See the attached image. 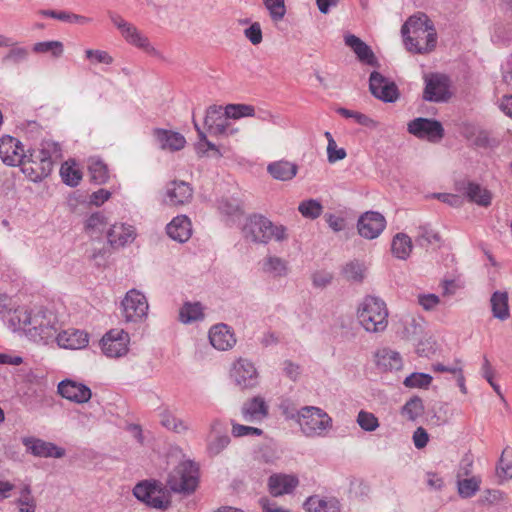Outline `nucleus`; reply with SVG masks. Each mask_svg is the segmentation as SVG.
Here are the masks:
<instances>
[{"instance_id":"obj_1","label":"nucleus","mask_w":512,"mask_h":512,"mask_svg":"<svg viewBox=\"0 0 512 512\" xmlns=\"http://www.w3.org/2000/svg\"><path fill=\"white\" fill-rule=\"evenodd\" d=\"M14 330H22L25 335L36 343H48L55 339L58 332L56 315L46 309L35 312L16 309L9 319Z\"/></svg>"},{"instance_id":"obj_2","label":"nucleus","mask_w":512,"mask_h":512,"mask_svg":"<svg viewBox=\"0 0 512 512\" xmlns=\"http://www.w3.org/2000/svg\"><path fill=\"white\" fill-rule=\"evenodd\" d=\"M406 48L415 53L432 51L437 43V35L426 15L410 17L401 28Z\"/></svg>"},{"instance_id":"obj_3","label":"nucleus","mask_w":512,"mask_h":512,"mask_svg":"<svg viewBox=\"0 0 512 512\" xmlns=\"http://www.w3.org/2000/svg\"><path fill=\"white\" fill-rule=\"evenodd\" d=\"M388 308L384 300L368 295L357 308V319L362 328L369 333H382L388 326Z\"/></svg>"},{"instance_id":"obj_4","label":"nucleus","mask_w":512,"mask_h":512,"mask_svg":"<svg viewBox=\"0 0 512 512\" xmlns=\"http://www.w3.org/2000/svg\"><path fill=\"white\" fill-rule=\"evenodd\" d=\"M254 115V107L248 104H228L224 113L221 112V107L213 105L207 109L204 124L210 134L227 133L230 125L229 119L253 117Z\"/></svg>"},{"instance_id":"obj_5","label":"nucleus","mask_w":512,"mask_h":512,"mask_svg":"<svg viewBox=\"0 0 512 512\" xmlns=\"http://www.w3.org/2000/svg\"><path fill=\"white\" fill-rule=\"evenodd\" d=\"M243 233L246 238L261 244H267L271 240L282 242L288 238L287 228L284 225L274 224L260 214H254L248 218Z\"/></svg>"},{"instance_id":"obj_6","label":"nucleus","mask_w":512,"mask_h":512,"mask_svg":"<svg viewBox=\"0 0 512 512\" xmlns=\"http://www.w3.org/2000/svg\"><path fill=\"white\" fill-rule=\"evenodd\" d=\"M133 495L150 508L167 510L171 506L170 491L163 482H137Z\"/></svg>"},{"instance_id":"obj_7","label":"nucleus","mask_w":512,"mask_h":512,"mask_svg":"<svg viewBox=\"0 0 512 512\" xmlns=\"http://www.w3.org/2000/svg\"><path fill=\"white\" fill-rule=\"evenodd\" d=\"M299 425L307 436H320L331 427L332 420L322 409L314 406H305L298 413Z\"/></svg>"},{"instance_id":"obj_8","label":"nucleus","mask_w":512,"mask_h":512,"mask_svg":"<svg viewBox=\"0 0 512 512\" xmlns=\"http://www.w3.org/2000/svg\"><path fill=\"white\" fill-rule=\"evenodd\" d=\"M19 166L25 176L33 182L42 181L53 169L51 161L43 158L41 153L34 149L25 152L24 159Z\"/></svg>"},{"instance_id":"obj_9","label":"nucleus","mask_w":512,"mask_h":512,"mask_svg":"<svg viewBox=\"0 0 512 512\" xmlns=\"http://www.w3.org/2000/svg\"><path fill=\"white\" fill-rule=\"evenodd\" d=\"M410 134L419 139L438 142L444 137V128L438 120L418 117L407 125Z\"/></svg>"},{"instance_id":"obj_10","label":"nucleus","mask_w":512,"mask_h":512,"mask_svg":"<svg viewBox=\"0 0 512 512\" xmlns=\"http://www.w3.org/2000/svg\"><path fill=\"white\" fill-rule=\"evenodd\" d=\"M122 308L127 322H137L147 316L149 305L144 294L131 289L122 300Z\"/></svg>"},{"instance_id":"obj_11","label":"nucleus","mask_w":512,"mask_h":512,"mask_svg":"<svg viewBox=\"0 0 512 512\" xmlns=\"http://www.w3.org/2000/svg\"><path fill=\"white\" fill-rule=\"evenodd\" d=\"M231 377L242 390L255 388L259 383V373L254 363L246 358H239L233 364Z\"/></svg>"},{"instance_id":"obj_12","label":"nucleus","mask_w":512,"mask_h":512,"mask_svg":"<svg viewBox=\"0 0 512 512\" xmlns=\"http://www.w3.org/2000/svg\"><path fill=\"white\" fill-rule=\"evenodd\" d=\"M129 334L123 329H111L101 339L102 352L110 358L124 356L128 352Z\"/></svg>"},{"instance_id":"obj_13","label":"nucleus","mask_w":512,"mask_h":512,"mask_svg":"<svg viewBox=\"0 0 512 512\" xmlns=\"http://www.w3.org/2000/svg\"><path fill=\"white\" fill-rule=\"evenodd\" d=\"M369 90L374 97L383 102L392 103L399 98V91L396 84L377 71H373L370 74Z\"/></svg>"},{"instance_id":"obj_14","label":"nucleus","mask_w":512,"mask_h":512,"mask_svg":"<svg viewBox=\"0 0 512 512\" xmlns=\"http://www.w3.org/2000/svg\"><path fill=\"white\" fill-rule=\"evenodd\" d=\"M423 98L430 102H446L451 97L449 79L442 74H432L425 79Z\"/></svg>"},{"instance_id":"obj_15","label":"nucleus","mask_w":512,"mask_h":512,"mask_svg":"<svg viewBox=\"0 0 512 512\" xmlns=\"http://www.w3.org/2000/svg\"><path fill=\"white\" fill-rule=\"evenodd\" d=\"M386 220L382 214L368 211L362 214L358 220L359 234L369 240L377 238L385 229Z\"/></svg>"},{"instance_id":"obj_16","label":"nucleus","mask_w":512,"mask_h":512,"mask_svg":"<svg viewBox=\"0 0 512 512\" xmlns=\"http://www.w3.org/2000/svg\"><path fill=\"white\" fill-rule=\"evenodd\" d=\"M25 150L22 143L10 136L0 138V158L8 166H19L23 161Z\"/></svg>"},{"instance_id":"obj_17","label":"nucleus","mask_w":512,"mask_h":512,"mask_svg":"<svg viewBox=\"0 0 512 512\" xmlns=\"http://www.w3.org/2000/svg\"><path fill=\"white\" fill-rule=\"evenodd\" d=\"M22 443L27 451L36 457L62 458L65 455L64 448L39 438L25 437L22 439Z\"/></svg>"},{"instance_id":"obj_18","label":"nucleus","mask_w":512,"mask_h":512,"mask_svg":"<svg viewBox=\"0 0 512 512\" xmlns=\"http://www.w3.org/2000/svg\"><path fill=\"white\" fill-rule=\"evenodd\" d=\"M193 189L185 181H172L166 186L164 201L170 206H182L191 201Z\"/></svg>"},{"instance_id":"obj_19","label":"nucleus","mask_w":512,"mask_h":512,"mask_svg":"<svg viewBox=\"0 0 512 512\" xmlns=\"http://www.w3.org/2000/svg\"><path fill=\"white\" fill-rule=\"evenodd\" d=\"M58 393L69 401L82 404L91 399L92 392L88 386L73 380H63L58 384Z\"/></svg>"},{"instance_id":"obj_20","label":"nucleus","mask_w":512,"mask_h":512,"mask_svg":"<svg viewBox=\"0 0 512 512\" xmlns=\"http://www.w3.org/2000/svg\"><path fill=\"white\" fill-rule=\"evenodd\" d=\"M457 192L465 195L470 202L487 207L491 204L492 195L490 191L481 185L471 181H459L455 185Z\"/></svg>"},{"instance_id":"obj_21","label":"nucleus","mask_w":512,"mask_h":512,"mask_svg":"<svg viewBox=\"0 0 512 512\" xmlns=\"http://www.w3.org/2000/svg\"><path fill=\"white\" fill-rule=\"evenodd\" d=\"M269 406L261 396H255L245 401L241 408V414L246 422H261L268 416Z\"/></svg>"},{"instance_id":"obj_22","label":"nucleus","mask_w":512,"mask_h":512,"mask_svg":"<svg viewBox=\"0 0 512 512\" xmlns=\"http://www.w3.org/2000/svg\"><path fill=\"white\" fill-rule=\"evenodd\" d=\"M211 345L220 351L231 349L236 344L233 331L226 324H217L209 331Z\"/></svg>"},{"instance_id":"obj_23","label":"nucleus","mask_w":512,"mask_h":512,"mask_svg":"<svg viewBox=\"0 0 512 512\" xmlns=\"http://www.w3.org/2000/svg\"><path fill=\"white\" fill-rule=\"evenodd\" d=\"M57 344L65 349H82L88 345V334L77 329H67L55 337Z\"/></svg>"},{"instance_id":"obj_24","label":"nucleus","mask_w":512,"mask_h":512,"mask_svg":"<svg viewBox=\"0 0 512 512\" xmlns=\"http://www.w3.org/2000/svg\"><path fill=\"white\" fill-rule=\"evenodd\" d=\"M153 135L163 150L178 151L184 148L186 144L185 137L171 130L157 128L154 129Z\"/></svg>"},{"instance_id":"obj_25","label":"nucleus","mask_w":512,"mask_h":512,"mask_svg":"<svg viewBox=\"0 0 512 512\" xmlns=\"http://www.w3.org/2000/svg\"><path fill=\"white\" fill-rule=\"evenodd\" d=\"M121 35L125 39V41L130 45H133L143 50L149 55H159V52L150 43L148 37L142 34L134 24L131 23L129 26H127V28L121 33Z\"/></svg>"},{"instance_id":"obj_26","label":"nucleus","mask_w":512,"mask_h":512,"mask_svg":"<svg viewBox=\"0 0 512 512\" xmlns=\"http://www.w3.org/2000/svg\"><path fill=\"white\" fill-rule=\"evenodd\" d=\"M168 236L180 243L186 242L192 233L191 222L185 215L175 217L166 227Z\"/></svg>"},{"instance_id":"obj_27","label":"nucleus","mask_w":512,"mask_h":512,"mask_svg":"<svg viewBox=\"0 0 512 512\" xmlns=\"http://www.w3.org/2000/svg\"><path fill=\"white\" fill-rule=\"evenodd\" d=\"M344 42L354 51L361 62L371 66H375L377 64V60L372 49L359 37L353 34H347L344 37Z\"/></svg>"},{"instance_id":"obj_28","label":"nucleus","mask_w":512,"mask_h":512,"mask_svg":"<svg viewBox=\"0 0 512 512\" xmlns=\"http://www.w3.org/2000/svg\"><path fill=\"white\" fill-rule=\"evenodd\" d=\"M306 512H340V502L334 497L313 495L303 503Z\"/></svg>"},{"instance_id":"obj_29","label":"nucleus","mask_w":512,"mask_h":512,"mask_svg":"<svg viewBox=\"0 0 512 512\" xmlns=\"http://www.w3.org/2000/svg\"><path fill=\"white\" fill-rule=\"evenodd\" d=\"M375 363L377 368L384 372L400 370L403 366L400 354L389 348H383L376 352Z\"/></svg>"},{"instance_id":"obj_30","label":"nucleus","mask_w":512,"mask_h":512,"mask_svg":"<svg viewBox=\"0 0 512 512\" xmlns=\"http://www.w3.org/2000/svg\"><path fill=\"white\" fill-rule=\"evenodd\" d=\"M134 228L130 225L114 224L107 231V239L112 247H122L134 240Z\"/></svg>"},{"instance_id":"obj_31","label":"nucleus","mask_w":512,"mask_h":512,"mask_svg":"<svg viewBox=\"0 0 512 512\" xmlns=\"http://www.w3.org/2000/svg\"><path fill=\"white\" fill-rule=\"evenodd\" d=\"M267 171L276 180L289 181L296 176L298 165L287 160H279L270 163Z\"/></svg>"},{"instance_id":"obj_32","label":"nucleus","mask_w":512,"mask_h":512,"mask_svg":"<svg viewBox=\"0 0 512 512\" xmlns=\"http://www.w3.org/2000/svg\"><path fill=\"white\" fill-rule=\"evenodd\" d=\"M222 429L221 421L214 420L212 422L211 433H215V437L207 445V451L210 456L219 455L230 443V437L227 434H221Z\"/></svg>"},{"instance_id":"obj_33","label":"nucleus","mask_w":512,"mask_h":512,"mask_svg":"<svg viewBox=\"0 0 512 512\" xmlns=\"http://www.w3.org/2000/svg\"><path fill=\"white\" fill-rule=\"evenodd\" d=\"M199 478V465L192 460L184 459L174 468L168 480H199Z\"/></svg>"},{"instance_id":"obj_34","label":"nucleus","mask_w":512,"mask_h":512,"mask_svg":"<svg viewBox=\"0 0 512 512\" xmlns=\"http://www.w3.org/2000/svg\"><path fill=\"white\" fill-rule=\"evenodd\" d=\"M391 251L395 257L407 259L412 251L411 238L405 233L396 234L392 240Z\"/></svg>"},{"instance_id":"obj_35","label":"nucleus","mask_w":512,"mask_h":512,"mask_svg":"<svg viewBox=\"0 0 512 512\" xmlns=\"http://www.w3.org/2000/svg\"><path fill=\"white\" fill-rule=\"evenodd\" d=\"M415 241L422 247L440 246L441 236L430 225H421L417 228Z\"/></svg>"},{"instance_id":"obj_36","label":"nucleus","mask_w":512,"mask_h":512,"mask_svg":"<svg viewBox=\"0 0 512 512\" xmlns=\"http://www.w3.org/2000/svg\"><path fill=\"white\" fill-rule=\"evenodd\" d=\"M88 171L91 181L95 184H104L109 179L108 167L101 159L90 158L88 161Z\"/></svg>"},{"instance_id":"obj_37","label":"nucleus","mask_w":512,"mask_h":512,"mask_svg":"<svg viewBox=\"0 0 512 512\" xmlns=\"http://www.w3.org/2000/svg\"><path fill=\"white\" fill-rule=\"evenodd\" d=\"M263 271L274 277H285L288 272V262L277 256H268L263 262Z\"/></svg>"},{"instance_id":"obj_38","label":"nucleus","mask_w":512,"mask_h":512,"mask_svg":"<svg viewBox=\"0 0 512 512\" xmlns=\"http://www.w3.org/2000/svg\"><path fill=\"white\" fill-rule=\"evenodd\" d=\"M490 302L495 318L505 320L509 317L508 295L506 292H494Z\"/></svg>"},{"instance_id":"obj_39","label":"nucleus","mask_w":512,"mask_h":512,"mask_svg":"<svg viewBox=\"0 0 512 512\" xmlns=\"http://www.w3.org/2000/svg\"><path fill=\"white\" fill-rule=\"evenodd\" d=\"M108 222L101 212L93 213L88 217L85 223V230L91 237H99L105 230Z\"/></svg>"},{"instance_id":"obj_40","label":"nucleus","mask_w":512,"mask_h":512,"mask_svg":"<svg viewBox=\"0 0 512 512\" xmlns=\"http://www.w3.org/2000/svg\"><path fill=\"white\" fill-rule=\"evenodd\" d=\"M41 153V156L49 161L53 165L55 161L62 159V147L58 142L53 140H43L41 142V148L36 150Z\"/></svg>"},{"instance_id":"obj_41","label":"nucleus","mask_w":512,"mask_h":512,"mask_svg":"<svg viewBox=\"0 0 512 512\" xmlns=\"http://www.w3.org/2000/svg\"><path fill=\"white\" fill-rule=\"evenodd\" d=\"M424 413V404L420 397L410 398L402 407L401 414L410 421H415Z\"/></svg>"},{"instance_id":"obj_42","label":"nucleus","mask_w":512,"mask_h":512,"mask_svg":"<svg viewBox=\"0 0 512 512\" xmlns=\"http://www.w3.org/2000/svg\"><path fill=\"white\" fill-rule=\"evenodd\" d=\"M32 50L40 54L50 53L54 58H59L64 52V46L63 43L58 40L43 41L35 43Z\"/></svg>"},{"instance_id":"obj_43","label":"nucleus","mask_w":512,"mask_h":512,"mask_svg":"<svg viewBox=\"0 0 512 512\" xmlns=\"http://www.w3.org/2000/svg\"><path fill=\"white\" fill-rule=\"evenodd\" d=\"M9 47V51L2 58V62L4 64L19 65L20 63L27 61L29 57L28 48L16 46L14 42L13 45Z\"/></svg>"},{"instance_id":"obj_44","label":"nucleus","mask_w":512,"mask_h":512,"mask_svg":"<svg viewBox=\"0 0 512 512\" xmlns=\"http://www.w3.org/2000/svg\"><path fill=\"white\" fill-rule=\"evenodd\" d=\"M298 211L304 218L314 220L322 214L323 206L316 199H308L300 202Z\"/></svg>"},{"instance_id":"obj_45","label":"nucleus","mask_w":512,"mask_h":512,"mask_svg":"<svg viewBox=\"0 0 512 512\" xmlns=\"http://www.w3.org/2000/svg\"><path fill=\"white\" fill-rule=\"evenodd\" d=\"M365 267L359 261H350L342 268V274L347 281L362 282L364 279Z\"/></svg>"},{"instance_id":"obj_46","label":"nucleus","mask_w":512,"mask_h":512,"mask_svg":"<svg viewBox=\"0 0 512 512\" xmlns=\"http://www.w3.org/2000/svg\"><path fill=\"white\" fill-rule=\"evenodd\" d=\"M203 317L200 303H185L179 312V319L183 323H191Z\"/></svg>"},{"instance_id":"obj_47","label":"nucleus","mask_w":512,"mask_h":512,"mask_svg":"<svg viewBox=\"0 0 512 512\" xmlns=\"http://www.w3.org/2000/svg\"><path fill=\"white\" fill-rule=\"evenodd\" d=\"M496 471L499 477L512 478V448L503 449Z\"/></svg>"},{"instance_id":"obj_48","label":"nucleus","mask_w":512,"mask_h":512,"mask_svg":"<svg viewBox=\"0 0 512 512\" xmlns=\"http://www.w3.org/2000/svg\"><path fill=\"white\" fill-rule=\"evenodd\" d=\"M60 175L63 182L71 187L77 186L82 179L81 171L74 166L69 165L68 162L62 164L60 168Z\"/></svg>"},{"instance_id":"obj_49","label":"nucleus","mask_w":512,"mask_h":512,"mask_svg":"<svg viewBox=\"0 0 512 512\" xmlns=\"http://www.w3.org/2000/svg\"><path fill=\"white\" fill-rule=\"evenodd\" d=\"M432 376L427 373L414 372L405 378L403 384L408 388H428L432 382Z\"/></svg>"},{"instance_id":"obj_50","label":"nucleus","mask_w":512,"mask_h":512,"mask_svg":"<svg viewBox=\"0 0 512 512\" xmlns=\"http://www.w3.org/2000/svg\"><path fill=\"white\" fill-rule=\"evenodd\" d=\"M473 463V455L471 453H466L459 463L457 480H476V477L472 473Z\"/></svg>"},{"instance_id":"obj_51","label":"nucleus","mask_w":512,"mask_h":512,"mask_svg":"<svg viewBox=\"0 0 512 512\" xmlns=\"http://www.w3.org/2000/svg\"><path fill=\"white\" fill-rule=\"evenodd\" d=\"M274 22L281 21L286 14L284 0H262Z\"/></svg>"},{"instance_id":"obj_52","label":"nucleus","mask_w":512,"mask_h":512,"mask_svg":"<svg viewBox=\"0 0 512 512\" xmlns=\"http://www.w3.org/2000/svg\"><path fill=\"white\" fill-rule=\"evenodd\" d=\"M358 425L365 431L372 432L379 427V421L377 417L370 412L361 410L357 416Z\"/></svg>"},{"instance_id":"obj_53","label":"nucleus","mask_w":512,"mask_h":512,"mask_svg":"<svg viewBox=\"0 0 512 512\" xmlns=\"http://www.w3.org/2000/svg\"><path fill=\"white\" fill-rule=\"evenodd\" d=\"M85 56L92 64L111 65L114 61L113 57L107 51L99 49H87L85 50Z\"/></svg>"},{"instance_id":"obj_54","label":"nucleus","mask_w":512,"mask_h":512,"mask_svg":"<svg viewBox=\"0 0 512 512\" xmlns=\"http://www.w3.org/2000/svg\"><path fill=\"white\" fill-rule=\"evenodd\" d=\"M298 483L299 482H268V490L273 497H279L284 494L292 493Z\"/></svg>"},{"instance_id":"obj_55","label":"nucleus","mask_w":512,"mask_h":512,"mask_svg":"<svg viewBox=\"0 0 512 512\" xmlns=\"http://www.w3.org/2000/svg\"><path fill=\"white\" fill-rule=\"evenodd\" d=\"M18 504L21 507V512H35V500L31 495V489L28 485L21 490Z\"/></svg>"},{"instance_id":"obj_56","label":"nucleus","mask_w":512,"mask_h":512,"mask_svg":"<svg viewBox=\"0 0 512 512\" xmlns=\"http://www.w3.org/2000/svg\"><path fill=\"white\" fill-rule=\"evenodd\" d=\"M169 484V491L189 496L193 494L198 488L199 482H167Z\"/></svg>"},{"instance_id":"obj_57","label":"nucleus","mask_w":512,"mask_h":512,"mask_svg":"<svg viewBox=\"0 0 512 512\" xmlns=\"http://www.w3.org/2000/svg\"><path fill=\"white\" fill-rule=\"evenodd\" d=\"M244 36L253 44L258 45L263 40L262 29L259 22H253L244 30Z\"/></svg>"},{"instance_id":"obj_58","label":"nucleus","mask_w":512,"mask_h":512,"mask_svg":"<svg viewBox=\"0 0 512 512\" xmlns=\"http://www.w3.org/2000/svg\"><path fill=\"white\" fill-rule=\"evenodd\" d=\"M312 283L316 288H325L333 280V274L326 270L316 271L312 274Z\"/></svg>"},{"instance_id":"obj_59","label":"nucleus","mask_w":512,"mask_h":512,"mask_svg":"<svg viewBox=\"0 0 512 512\" xmlns=\"http://www.w3.org/2000/svg\"><path fill=\"white\" fill-rule=\"evenodd\" d=\"M161 424L167 429H171L176 432H181L182 430L187 429L181 420L175 418L170 413L161 414Z\"/></svg>"},{"instance_id":"obj_60","label":"nucleus","mask_w":512,"mask_h":512,"mask_svg":"<svg viewBox=\"0 0 512 512\" xmlns=\"http://www.w3.org/2000/svg\"><path fill=\"white\" fill-rule=\"evenodd\" d=\"M232 434L234 437H243L248 435L260 436L263 434V431L260 428L245 426L232 422Z\"/></svg>"},{"instance_id":"obj_61","label":"nucleus","mask_w":512,"mask_h":512,"mask_svg":"<svg viewBox=\"0 0 512 512\" xmlns=\"http://www.w3.org/2000/svg\"><path fill=\"white\" fill-rule=\"evenodd\" d=\"M346 155L344 148H338L335 140H330V143L327 145V158L329 163L343 160Z\"/></svg>"},{"instance_id":"obj_62","label":"nucleus","mask_w":512,"mask_h":512,"mask_svg":"<svg viewBox=\"0 0 512 512\" xmlns=\"http://www.w3.org/2000/svg\"><path fill=\"white\" fill-rule=\"evenodd\" d=\"M434 197L440 200L443 203L451 207H461L464 203V198L458 194H450V193H436Z\"/></svg>"},{"instance_id":"obj_63","label":"nucleus","mask_w":512,"mask_h":512,"mask_svg":"<svg viewBox=\"0 0 512 512\" xmlns=\"http://www.w3.org/2000/svg\"><path fill=\"white\" fill-rule=\"evenodd\" d=\"M457 489L462 498H469L479 490V482H457Z\"/></svg>"},{"instance_id":"obj_64","label":"nucleus","mask_w":512,"mask_h":512,"mask_svg":"<svg viewBox=\"0 0 512 512\" xmlns=\"http://www.w3.org/2000/svg\"><path fill=\"white\" fill-rule=\"evenodd\" d=\"M259 504L264 512H290L289 509L278 506L276 502L271 501L267 497H261Z\"/></svg>"}]
</instances>
